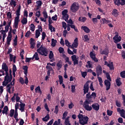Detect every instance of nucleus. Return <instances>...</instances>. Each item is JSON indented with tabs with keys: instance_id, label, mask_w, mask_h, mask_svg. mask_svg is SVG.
Returning a JSON list of instances; mask_svg holds the SVG:
<instances>
[{
	"instance_id": "f257e3e1",
	"label": "nucleus",
	"mask_w": 125,
	"mask_h": 125,
	"mask_svg": "<svg viewBox=\"0 0 125 125\" xmlns=\"http://www.w3.org/2000/svg\"><path fill=\"white\" fill-rule=\"evenodd\" d=\"M83 96H84L86 93V101H91L92 99L93 98L94 100L95 99V98L97 97V94L96 93L93 92L92 93V94H91L90 92H88L89 90V84L88 83V82H86L83 86Z\"/></svg>"
},
{
	"instance_id": "f03ea898",
	"label": "nucleus",
	"mask_w": 125,
	"mask_h": 125,
	"mask_svg": "<svg viewBox=\"0 0 125 125\" xmlns=\"http://www.w3.org/2000/svg\"><path fill=\"white\" fill-rule=\"evenodd\" d=\"M21 10V6L19 5L16 11V14L17 17H16L15 19V21L14 22V27H15V28L16 29H13V31L12 32L13 35H16V33L17 32L16 29L18 28L19 22L20 21V16L21 15V14H20Z\"/></svg>"
},
{
	"instance_id": "7ed1b4c3",
	"label": "nucleus",
	"mask_w": 125,
	"mask_h": 125,
	"mask_svg": "<svg viewBox=\"0 0 125 125\" xmlns=\"http://www.w3.org/2000/svg\"><path fill=\"white\" fill-rule=\"evenodd\" d=\"M37 52H38L40 55L45 57H46L48 54V51L47 49L44 47L42 45L39 48L37 49Z\"/></svg>"
},
{
	"instance_id": "20e7f679",
	"label": "nucleus",
	"mask_w": 125,
	"mask_h": 125,
	"mask_svg": "<svg viewBox=\"0 0 125 125\" xmlns=\"http://www.w3.org/2000/svg\"><path fill=\"white\" fill-rule=\"evenodd\" d=\"M80 6L78 3L77 5V3L76 2L73 3L70 6V10L72 13H76L79 9Z\"/></svg>"
},
{
	"instance_id": "39448f33",
	"label": "nucleus",
	"mask_w": 125,
	"mask_h": 125,
	"mask_svg": "<svg viewBox=\"0 0 125 125\" xmlns=\"http://www.w3.org/2000/svg\"><path fill=\"white\" fill-rule=\"evenodd\" d=\"M91 102H92V101L85 100L84 102L83 106L86 110L90 111L92 110V106L88 105V104H90Z\"/></svg>"
},
{
	"instance_id": "423d86ee",
	"label": "nucleus",
	"mask_w": 125,
	"mask_h": 125,
	"mask_svg": "<svg viewBox=\"0 0 125 125\" xmlns=\"http://www.w3.org/2000/svg\"><path fill=\"white\" fill-rule=\"evenodd\" d=\"M89 118L87 116H84V118L79 120V124L82 125H85L88 123Z\"/></svg>"
},
{
	"instance_id": "0eeeda50",
	"label": "nucleus",
	"mask_w": 125,
	"mask_h": 125,
	"mask_svg": "<svg viewBox=\"0 0 125 125\" xmlns=\"http://www.w3.org/2000/svg\"><path fill=\"white\" fill-rule=\"evenodd\" d=\"M67 13H68V10L66 9L62 12V15L63 16L62 18L64 19L66 22H67V21L69 19V15L67 14Z\"/></svg>"
},
{
	"instance_id": "6e6552de",
	"label": "nucleus",
	"mask_w": 125,
	"mask_h": 125,
	"mask_svg": "<svg viewBox=\"0 0 125 125\" xmlns=\"http://www.w3.org/2000/svg\"><path fill=\"white\" fill-rule=\"evenodd\" d=\"M79 46V42H78V38H76L74 42L72 43V45L71 46V48L74 49L75 48H78Z\"/></svg>"
},
{
	"instance_id": "1a4fd4ad",
	"label": "nucleus",
	"mask_w": 125,
	"mask_h": 125,
	"mask_svg": "<svg viewBox=\"0 0 125 125\" xmlns=\"http://www.w3.org/2000/svg\"><path fill=\"white\" fill-rule=\"evenodd\" d=\"M71 60L73 62V64L74 65H78L79 64V59L77 58L76 55L71 56Z\"/></svg>"
},
{
	"instance_id": "9d476101",
	"label": "nucleus",
	"mask_w": 125,
	"mask_h": 125,
	"mask_svg": "<svg viewBox=\"0 0 125 125\" xmlns=\"http://www.w3.org/2000/svg\"><path fill=\"white\" fill-rule=\"evenodd\" d=\"M113 40H114V43H117L118 42H121L122 38L121 36H119V35L117 34L115 35Z\"/></svg>"
},
{
	"instance_id": "9b49d317",
	"label": "nucleus",
	"mask_w": 125,
	"mask_h": 125,
	"mask_svg": "<svg viewBox=\"0 0 125 125\" xmlns=\"http://www.w3.org/2000/svg\"><path fill=\"white\" fill-rule=\"evenodd\" d=\"M96 73L97 77L103 74V68L101 65H99L96 68Z\"/></svg>"
},
{
	"instance_id": "f8f14e48",
	"label": "nucleus",
	"mask_w": 125,
	"mask_h": 125,
	"mask_svg": "<svg viewBox=\"0 0 125 125\" xmlns=\"http://www.w3.org/2000/svg\"><path fill=\"white\" fill-rule=\"evenodd\" d=\"M117 112L120 113V116L121 117L125 119V110L124 109H121L120 108H118Z\"/></svg>"
},
{
	"instance_id": "ddd939ff",
	"label": "nucleus",
	"mask_w": 125,
	"mask_h": 125,
	"mask_svg": "<svg viewBox=\"0 0 125 125\" xmlns=\"http://www.w3.org/2000/svg\"><path fill=\"white\" fill-rule=\"evenodd\" d=\"M111 82L108 81V80H105L104 81V84L106 86V90L108 91L110 89V86H111Z\"/></svg>"
},
{
	"instance_id": "4468645a",
	"label": "nucleus",
	"mask_w": 125,
	"mask_h": 125,
	"mask_svg": "<svg viewBox=\"0 0 125 125\" xmlns=\"http://www.w3.org/2000/svg\"><path fill=\"white\" fill-rule=\"evenodd\" d=\"M101 54L102 55H105L107 56H108L109 53V50L108 49H104L103 50L100 52Z\"/></svg>"
},
{
	"instance_id": "2eb2a0df",
	"label": "nucleus",
	"mask_w": 125,
	"mask_h": 125,
	"mask_svg": "<svg viewBox=\"0 0 125 125\" xmlns=\"http://www.w3.org/2000/svg\"><path fill=\"white\" fill-rule=\"evenodd\" d=\"M8 22H7V25L5 27V30L6 32H8L9 31V27L11 24V20H8Z\"/></svg>"
},
{
	"instance_id": "dca6fc26",
	"label": "nucleus",
	"mask_w": 125,
	"mask_h": 125,
	"mask_svg": "<svg viewBox=\"0 0 125 125\" xmlns=\"http://www.w3.org/2000/svg\"><path fill=\"white\" fill-rule=\"evenodd\" d=\"M111 14L112 16H113L114 17L117 18L119 16L118 11L116 9H114L112 11Z\"/></svg>"
},
{
	"instance_id": "f3484780",
	"label": "nucleus",
	"mask_w": 125,
	"mask_h": 125,
	"mask_svg": "<svg viewBox=\"0 0 125 125\" xmlns=\"http://www.w3.org/2000/svg\"><path fill=\"white\" fill-rule=\"evenodd\" d=\"M92 107H93V109L95 111H98L100 109V105L98 104H92Z\"/></svg>"
},
{
	"instance_id": "a211bd4d",
	"label": "nucleus",
	"mask_w": 125,
	"mask_h": 125,
	"mask_svg": "<svg viewBox=\"0 0 125 125\" xmlns=\"http://www.w3.org/2000/svg\"><path fill=\"white\" fill-rule=\"evenodd\" d=\"M8 111H9V108L8 106L5 105L3 109L2 110V114H5L6 115H7Z\"/></svg>"
},
{
	"instance_id": "6ab92c4d",
	"label": "nucleus",
	"mask_w": 125,
	"mask_h": 125,
	"mask_svg": "<svg viewBox=\"0 0 125 125\" xmlns=\"http://www.w3.org/2000/svg\"><path fill=\"white\" fill-rule=\"evenodd\" d=\"M21 104H20V107H21V108L19 109L21 111V112L24 111L25 107V104L22 103L21 102H20Z\"/></svg>"
},
{
	"instance_id": "aec40b11",
	"label": "nucleus",
	"mask_w": 125,
	"mask_h": 125,
	"mask_svg": "<svg viewBox=\"0 0 125 125\" xmlns=\"http://www.w3.org/2000/svg\"><path fill=\"white\" fill-rule=\"evenodd\" d=\"M35 40L33 38H30V48L34 49L36 45V43L34 42Z\"/></svg>"
},
{
	"instance_id": "412c9836",
	"label": "nucleus",
	"mask_w": 125,
	"mask_h": 125,
	"mask_svg": "<svg viewBox=\"0 0 125 125\" xmlns=\"http://www.w3.org/2000/svg\"><path fill=\"white\" fill-rule=\"evenodd\" d=\"M58 77H59V79L60 84L62 85V84L63 88H65V86L64 83H63V77H62V76L61 75H59L58 76Z\"/></svg>"
},
{
	"instance_id": "4be33fe9",
	"label": "nucleus",
	"mask_w": 125,
	"mask_h": 125,
	"mask_svg": "<svg viewBox=\"0 0 125 125\" xmlns=\"http://www.w3.org/2000/svg\"><path fill=\"white\" fill-rule=\"evenodd\" d=\"M13 80V76H4V79L5 81H7L9 83H11V82Z\"/></svg>"
},
{
	"instance_id": "5701e85b",
	"label": "nucleus",
	"mask_w": 125,
	"mask_h": 125,
	"mask_svg": "<svg viewBox=\"0 0 125 125\" xmlns=\"http://www.w3.org/2000/svg\"><path fill=\"white\" fill-rule=\"evenodd\" d=\"M1 69H2V70H3L4 71H7V70H8V67L6 63H3V64H2Z\"/></svg>"
},
{
	"instance_id": "b1692460",
	"label": "nucleus",
	"mask_w": 125,
	"mask_h": 125,
	"mask_svg": "<svg viewBox=\"0 0 125 125\" xmlns=\"http://www.w3.org/2000/svg\"><path fill=\"white\" fill-rule=\"evenodd\" d=\"M10 62H13V63H16V56H14L13 55H12L10 54Z\"/></svg>"
},
{
	"instance_id": "393cba45",
	"label": "nucleus",
	"mask_w": 125,
	"mask_h": 125,
	"mask_svg": "<svg viewBox=\"0 0 125 125\" xmlns=\"http://www.w3.org/2000/svg\"><path fill=\"white\" fill-rule=\"evenodd\" d=\"M82 29H83L84 32L86 33H89V32L91 31L90 29H89V28L86 26H82Z\"/></svg>"
},
{
	"instance_id": "a878e982",
	"label": "nucleus",
	"mask_w": 125,
	"mask_h": 125,
	"mask_svg": "<svg viewBox=\"0 0 125 125\" xmlns=\"http://www.w3.org/2000/svg\"><path fill=\"white\" fill-rule=\"evenodd\" d=\"M78 21H79L84 23L86 21V17H80L79 18Z\"/></svg>"
},
{
	"instance_id": "bb28decb",
	"label": "nucleus",
	"mask_w": 125,
	"mask_h": 125,
	"mask_svg": "<svg viewBox=\"0 0 125 125\" xmlns=\"http://www.w3.org/2000/svg\"><path fill=\"white\" fill-rule=\"evenodd\" d=\"M115 82H116V84L118 86H120L122 85V82H121L120 78H118Z\"/></svg>"
},
{
	"instance_id": "cd10ccee",
	"label": "nucleus",
	"mask_w": 125,
	"mask_h": 125,
	"mask_svg": "<svg viewBox=\"0 0 125 125\" xmlns=\"http://www.w3.org/2000/svg\"><path fill=\"white\" fill-rule=\"evenodd\" d=\"M21 23L22 25H26L27 23V18L23 17L22 20L21 21Z\"/></svg>"
},
{
	"instance_id": "c85d7f7f",
	"label": "nucleus",
	"mask_w": 125,
	"mask_h": 125,
	"mask_svg": "<svg viewBox=\"0 0 125 125\" xmlns=\"http://www.w3.org/2000/svg\"><path fill=\"white\" fill-rule=\"evenodd\" d=\"M42 14L44 19H47L48 18V15H47V13L46 12V9H44V10L42 12Z\"/></svg>"
},
{
	"instance_id": "c756f323",
	"label": "nucleus",
	"mask_w": 125,
	"mask_h": 125,
	"mask_svg": "<svg viewBox=\"0 0 125 125\" xmlns=\"http://www.w3.org/2000/svg\"><path fill=\"white\" fill-rule=\"evenodd\" d=\"M107 67H109V70H114V64H113V62H111L109 64H107Z\"/></svg>"
},
{
	"instance_id": "7c9ffc66",
	"label": "nucleus",
	"mask_w": 125,
	"mask_h": 125,
	"mask_svg": "<svg viewBox=\"0 0 125 125\" xmlns=\"http://www.w3.org/2000/svg\"><path fill=\"white\" fill-rule=\"evenodd\" d=\"M23 69L24 70V74L25 75H27L28 67L27 65H24L23 66Z\"/></svg>"
},
{
	"instance_id": "2f4dec72",
	"label": "nucleus",
	"mask_w": 125,
	"mask_h": 125,
	"mask_svg": "<svg viewBox=\"0 0 125 125\" xmlns=\"http://www.w3.org/2000/svg\"><path fill=\"white\" fill-rule=\"evenodd\" d=\"M50 119L49 114H47L45 117L43 118L42 120L43 122H47V121H49Z\"/></svg>"
},
{
	"instance_id": "473e14b6",
	"label": "nucleus",
	"mask_w": 125,
	"mask_h": 125,
	"mask_svg": "<svg viewBox=\"0 0 125 125\" xmlns=\"http://www.w3.org/2000/svg\"><path fill=\"white\" fill-rule=\"evenodd\" d=\"M57 42V41L56 40H55L54 38L52 39V43H51L52 46L53 47L56 46Z\"/></svg>"
},
{
	"instance_id": "72a5a7b5",
	"label": "nucleus",
	"mask_w": 125,
	"mask_h": 125,
	"mask_svg": "<svg viewBox=\"0 0 125 125\" xmlns=\"http://www.w3.org/2000/svg\"><path fill=\"white\" fill-rule=\"evenodd\" d=\"M33 57L35 61H39L40 60V58L39 57V55L37 52L35 53V54L33 55Z\"/></svg>"
},
{
	"instance_id": "f704fd0d",
	"label": "nucleus",
	"mask_w": 125,
	"mask_h": 125,
	"mask_svg": "<svg viewBox=\"0 0 125 125\" xmlns=\"http://www.w3.org/2000/svg\"><path fill=\"white\" fill-rule=\"evenodd\" d=\"M65 60V63H68L69 65L72 64V61H69V58L68 57H66L64 59Z\"/></svg>"
},
{
	"instance_id": "c9c22d12",
	"label": "nucleus",
	"mask_w": 125,
	"mask_h": 125,
	"mask_svg": "<svg viewBox=\"0 0 125 125\" xmlns=\"http://www.w3.org/2000/svg\"><path fill=\"white\" fill-rule=\"evenodd\" d=\"M40 34H41V32H40L39 30H36V33H35L36 38L38 39V38L40 36Z\"/></svg>"
},
{
	"instance_id": "e433bc0d",
	"label": "nucleus",
	"mask_w": 125,
	"mask_h": 125,
	"mask_svg": "<svg viewBox=\"0 0 125 125\" xmlns=\"http://www.w3.org/2000/svg\"><path fill=\"white\" fill-rule=\"evenodd\" d=\"M87 63L88 64V65L86 64V68H88V67L89 68H92V64L91 63V61H88Z\"/></svg>"
},
{
	"instance_id": "4c0bfd02",
	"label": "nucleus",
	"mask_w": 125,
	"mask_h": 125,
	"mask_svg": "<svg viewBox=\"0 0 125 125\" xmlns=\"http://www.w3.org/2000/svg\"><path fill=\"white\" fill-rule=\"evenodd\" d=\"M121 0H114L115 5H116L118 6H120L121 4Z\"/></svg>"
},
{
	"instance_id": "58836bf2",
	"label": "nucleus",
	"mask_w": 125,
	"mask_h": 125,
	"mask_svg": "<svg viewBox=\"0 0 125 125\" xmlns=\"http://www.w3.org/2000/svg\"><path fill=\"white\" fill-rule=\"evenodd\" d=\"M19 108V103H17L15 104V113H18V109Z\"/></svg>"
},
{
	"instance_id": "ea45409f",
	"label": "nucleus",
	"mask_w": 125,
	"mask_h": 125,
	"mask_svg": "<svg viewBox=\"0 0 125 125\" xmlns=\"http://www.w3.org/2000/svg\"><path fill=\"white\" fill-rule=\"evenodd\" d=\"M15 110L14 109H11L10 111L9 116L10 117L13 118L14 115Z\"/></svg>"
},
{
	"instance_id": "a19ab883",
	"label": "nucleus",
	"mask_w": 125,
	"mask_h": 125,
	"mask_svg": "<svg viewBox=\"0 0 125 125\" xmlns=\"http://www.w3.org/2000/svg\"><path fill=\"white\" fill-rule=\"evenodd\" d=\"M84 39L85 42H89V41L90 40V39L88 38V36L87 35H84Z\"/></svg>"
},
{
	"instance_id": "79ce46f5",
	"label": "nucleus",
	"mask_w": 125,
	"mask_h": 125,
	"mask_svg": "<svg viewBox=\"0 0 125 125\" xmlns=\"http://www.w3.org/2000/svg\"><path fill=\"white\" fill-rule=\"evenodd\" d=\"M24 49H22L21 54H20V55H21V59L22 60H24Z\"/></svg>"
},
{
	"instance_id": "37998d69",
	"label": "nucleus",
	"mask_w": 125,
	"mask_h": 125,
	"mask_svg": "<svg viewBox=\"0 0 125 125\" xmlns=\"http://www.w3.org/2000/svg\"><path fill=\"white\" fill-rule=\"evenodd\" d=\"M90 57L91 59L95 58L96 57L95 56V54L92 51L90 52Z\"/></svg>"
},
{
	"instance_id": "c03bdc74",
	"label": "nucleus",
	"mask_w": 125,
	"mask_h": 125,
	"mask_svg": "<svg viewBox=\"0 0 125 125\" xmlns=\"http://www.w3.org/2000/svg\"><path fill=\"white\" fill-rule=\"evenodd\" d=\"M35 91L36 92H37V91H38V93H39L40 94H42V91L41 90L40 87L39 86H37L36 88H35Z\"/></svg>"
},
{
	"instance_id": "a18cd8bd",
	"label": "nucleus",
	"mask_w": 125,
	"mask_h": 125,
	"mask_svg": "<svg viewBox=\"0 0 125 125\" xmlns=\"http://www.w3.org/2000/svg\"><path fill=\"white\" fill-rule=\"evenodd\" d=\"M36 4L37 5V7H41L42 4V2L41 0H38L37 1Z\"/></svg>"
},
{
	"instance_id": "49530a36",
	"label": "nucleus",
	"mask_w": 125,
	"mask_h": 125,
	"mask_svg": "<svg viewBox=\"0 0 125 125\" xmlns=\"http://www.w3.org/2000/svg\"><path fill=\"white\" fill-rule=\"evenodd\" d=\"M12 14L10 12H8L7 13V17L9 19H11L12 18Z\"/></svg>"
},
{
	"instance_id": "de8ad7c7",
	"label": "nucleus",
	"mask_w": 125,
	"mask_h": 125,
	"mask_svg": "<svg viewBox=\"0 0 125 125\" xmlns=\"http://www.w3.org/2000/svg\"><path fill=\"white\" fill-rule=\"evenodd\" d=\"M10 4L11 6L13 5L14 7H16V2L14 0H11Z\"/></svg>"
},
{
	"instance_id": "09e8293b",
	"label": "nucleus",
	"mask_w": 125,
	"mask_h": 125,
	"mask_svg": "<svg viewBox=\"0 0 125 125\" xmlns=\"http://www.w3.org/2000/svg\"><path fill=\"white\" fill-rule=\"evenodd\" d=\"M30 30L32 31H34L35 30V29L36 28V26H35L34 24L33 23H31L30 24Z\"/></svg>"
},
{
	"instance_id": "8fccbe9b",
	"label": "nucleus",
	"mask_w": 125,
	"mask_h": 125,
	"mask_svg": "<svg viewBox=\"0 0 125 125\" xmlns=\"http://www.w3.org/2000/svg\"><path fill=\"white\" fill-rule=\"evenodd\" d=\"M24 78H25L24 83L27 85V84L28 83V80L27 78V75H25Z\"/></svg>"
},
{
	"instance_id": "3c124183",
	"label": "nucleus",
	"mask_w": 125,
	"mask_h": 125,
	"mask_svg": "<svg viewBox=\"0 0 125 125\" xmlns=\"http://www.w3.org/2000/svg\"><path fill=\"white\" fill-rule=\"evenodd\" d=\"M68 115V112L67 111H65L64 112V113L63 114V116L62 118V119L63 120H64L66 119V117Z\"/></svg>"
},
{
	"instance_id": "603ef678",
	"label": "nucleus",
	"mask_w": 125,
	"mask_h": 125,
	"mask_svg": "<svg viewBox=\"0 0 125 125\" xmlns=\"http://www.w3.org/2000/svg\"><path fill=\"white\" fill-rule=\"evenodd\" d=\"M53 57H54V55H53V52L52 51H50L49 52V59H52L53 58Z\"/></svg>"
},
{
	"instance_id": "864d4df0",
	"label": "nucleus",
	"mask_w": 125,
	"mask_h": 125,
	"mask_svg": "<svg viewBox=\"0 0 125 125\" xmlns=\"http://www.w3.org/2000/svg\"><path fill=\"white\" fill-rule=\"evenodd\" d=\"M106 79L108 80V81H109V82L111 81L110 74L108 73H106Z\"/></svg>"
},
{
	"instance_id": "5fc2aeb1",
	"label": "nucleus",
	"mask_w": 125,
	"mask_h": 125,
	"mask_svg": "<svg viewBox=\"0 0 125 125\" xmlns=\"http://www.w3.org/2000/svg\"><path fill=\"white\" fill-rule=\"evenodd\" d=\"M120 76L123 78H125V70H124V71L121 72Z\"/></svg>"
},
{
	"instance_id": "6e6d98bb",
	"label": "nucleus",
	"mask_w": 125,
	"mask_h": 125,
	"mask_svg": "<svg viewBox=\"0 0 125 125\" xmlns=\"http://www.w3.org/2000/svg\"><path fill=\"white\" fill-rule=\"evenodd\" d=\"M9 83H10L9 82L5 81V80H4V82H2V85H3L4 86H6L7 85H8Z\"/></svg>"
},
{
	"instance_id": "4d7b16f0",
	"label": "nucleus",
	"mask_w": 125,
	"mask_h": 125,
	"mask_svg": "<svg viewBox=\"0 0 125 125\" xmlns=\"http://www.w3.org/2000/svg\"><path fill=\"white\" fill-rule=\"evenodd\" d=\"M3 30V28H1V30H0V32H1V34L2 35H3V36H7L6 33H7V32H6L5 31Z\"/></svg>"
},
{
	"instance_id": "13d9d810",
	"label": "nucleus",
	"mask_w": 125,
	"mask_h": 125,
	"mask_svg": "<svg viewBox=\"0 0 125 125\" xmlns=\"http://www.w3.org/2000/svg\"><path fill=\"white\" fill-rule=\"evenodd\" d=\"M19 83H21V84L22 85L24 84V79H23V78H22L21 77V78H20V79H19Z\"/></svg>"
},
{
	"instance_id": "bf43d9fd",
	"label": "nucleus",
	"mask_w": 125,
	"mask_h": 125,
	"mask_svg": "<svg viewBox=\"0 0 125 125\" xmlns=\"http://www.w3.org/2000/svg\"><path fill=\"white\" fill-rule=\"evenodd\" d=\"M59 108H58V105H56L55 107V110L54 113L56 114H57L58 113Z\"/></svg>"
},
{
	"instance_id": "052dcab7",
	"label": "nucleus",
	"mask_w": 125,
	"mask_h": 125,
	"mask_svg": "<svg viewBox=\"0 0 125 125\" xmlns=\"http://www.w3.org/2000/svg\"><path fill=\"white\" fill-rule=\"evenodd\" d=\"M46 35V33L43 32H42V41H44L45 39Z\"/></svg>"
},
{
	"instance_id": "680f3d73",
	"label": "nucleus",
	"mask_w": 125,
	"mask_h": 125,
	"mask_svg": "<svg viewBox=\"0 0 125 125\" xmlns=\"http://www.w3.org/2000/svg\"><path fill=\"white\" fill-rule=\"evenodd\" d=\"M113 113V111L111 110H109V109L107 110V114L109 116H111Z\"/></svg>"
},
{
	"instance_id": "e2e57ef3",
	"label": "nucleus",
	"mask_w": 125,
	"mask_h": 125,
	"mask_svg": "<svg viewBox=\"0 0 125 125\" xmlns=\"http://www.w3.org/2000/svg\"><path fill=\"white\" fill-rule=\"evenodd\" d=\"M115 104L117 107H121V104H120V102H119L118 100L115 101Z\"/></svg>"
},
{
	"instance_id": "0e129e2a",
	"label": "nucleus",
	"mask_w": 125,
	"mask_h": 125,
	"mask_svg": "<svg viewBox=\"0 0 125 125\" xmlns=\"http://www.w3.org/2000/svg\"><path fill=\"white\" fill-rule=\"evenodd\" d=\"M59 52H60V53H62L64 52V50L63 49V48L60 47L59 48Z\"/></svg>"
},
{
	"instance_id": "69168bd1",
	"label": "nucleus",
	"mask_w": 125,
	"mask_h": 125,
	"mask_svg": "<svg viewBox=\"0 0 125 125\" xmlns=\"http://www.w3.org/2000/svg\"><path fill=\"white\" fill-rule=\"evenodd\" d=\"M62 27L64 30H66L67 28V24L65 21H62Z\"/></svg>"
},
{
	"instance_id": "338daca9",
	"label": "nucleus",
	"mask_w": 125,
	"mask_h": 125,
	"mask_svg": "<svg viewBox=\"0 0 125 125\" xmlns=\"http://www.w3.org/2000/svg\"><path fill=\"white\" fill-rule=\"evenodd\" d=\"M64 124L65 125H71L69 120H65Z\"/></svg>"
},
{
	"instance_id": "774afa93",
	"label": "nucleus",
	"mask_w": 125,
	"mask_h": 125,
	"mask_svg": "<svg viewBox=\"0 0 125 125\" xmlns=\"http://www.w3.org/2000/svg\"><path fill=\"white\" fill-rule=\"evenodd\" d=\"M122 97H123V104L124 105V106H125V95L122 94Z\"/></svg>"
}]
</instances>
